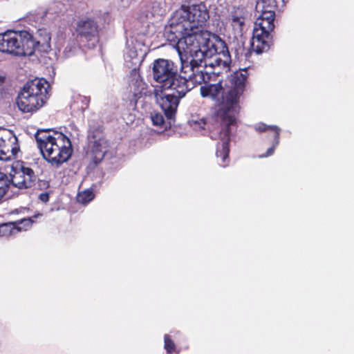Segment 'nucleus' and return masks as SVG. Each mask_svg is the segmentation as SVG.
Segmentation results:
<instances>
[{"label":"nucleus","mask_w":354,"mask_h":354,"mask_svg":"<svg viewBox=\"0 0 354 354\" xmlns=\"http://www.w3.org/2000/svg\"><path fill=\"white\" fill-rule=\"evenodd\" d=\"M209 19V12L205 3L182 6L174 12L165 28V36L168 41L181 42L192 37L194 42L199 41L198 37L205 32L201 29Z\"/></svg>","instance_id":"obj_1"},{"label":"nucleus","mask_w":354,"mask_h":354,"mask_svg":"<svg viewBox=\"0 0 354 354\" xmlns=\"http://www.w3.org/2000/svg\"><path fill=\"white\" fill-rule=\"evenodd\" d=\"M200 91L203 97H209L219 103L215 113L214 120L220 124V128L216 132L211 131L209 136L212 140H216L218 138L221 141V142H218L216 145V156L218 164L225 167L227 166L230 162L229 143L230 134L232 127L236 123H228L225 122V120H223L218 114L223 104V94L225 93L226 89H223L221 82H218L217 84H209L202 86L200 88Z\"/></svg>","instance_id":"obj_2"},{"label":"nucleus","mask_w":354,"mask_h":354,"mask_svg":"<svg viewBox=\"0 0 354 354\" xmlns=\"http://www.w3.org/2000/svg\"><path fill=\"white\" fill-rule=\"evenodd\" d=\"M36 40L27 30H8L0 34V52L17 57L30 56L40 46L50 48V37L46 30H39Z\"/></svg>","instance_id":"obj_3"},{"label":"nucleus","mask_w":354,"mask_h":354,"mask_svg":"<svg viewBox=\"0 0 354 354\" xmlns=\"http://www.w3.org/2000/svg\"><path fill=\"white\" fill-rule=\"evenodd\" d=\"M198 37L197 50L202 54L204 64L210 69L211 74L219 75L223 71H227L231 57L225 41L212 32H205Z\"/></svg>","instance_id":"obj_4"},{"label":"nucleus","mask_w":354,"mask_h":354,"mask_svg":"<svg viewBox=\"0 0 354 354\" xmlns=\"http://www.w3.org/2000/svg\"><path fill=\"white\" fill-rule=\"evenodd\" d=\"M279 0H258L253 35L250 42L252 50L257 54L267 52L272 41L271 32L274 28L275 9Z\"/></svg>","instance_id":"obj_5"},{"label":"nucleus","mask_w":354,"mask_h":354,"mask_svg":"<svg viewBox=\"0 0 354 354\" xmlns=\"http://www.w3.org/2000/svg\"><path fill=\"white\" fill-rule=\"evenodd\" d=\"M196 44L192 37H189L175 46L181 62L180 73L186 78V84L189 86V81L201 84L208 82L211 77V72L207 70Z\"/></svg>","instance_id":"obj_6"},{"label":"nucleus","mask_w":354,"mask_h":354,"mask_svg":"<svg viewBox=\"0 0 354 354\" xmlns=\"http://www.w3.org/2000/svg\"><path fill=\"white\" fill-rule=\"evenodd\" d=\"M248 73L245 68L234 72L229 78V86L223 94V104L218 114L228 123L236 122L239 112V98L243 94Z\"/></svg>","instance_id":"obj_7"},{"label":"nucleus","mask_w":354,"mask_h":354,"mask_svg":"<svg viewBox=\"0 0 354 354\" xmlns=\"http://www.w3.org/2000/svg\"><path fill=\"white\" fill-rule=\"evenodd\" d=\"M49 86L44 78H35L27 82L17 97V104L19 110L30 113L43 106Z\"/></svg>","instance_id":"obj_8"},{"label":"nucleus","mask_w":354,"mask_h":354,"mask_svg":"<svg viewBox=\"0 0 354 354\" xmlns=\"http://www.w3.org/2000/svg\"><path fill=\"white\" fill-rule=\"evenodd\" d=\"M179 68L170 59H158L153 64V79L161 84V88L177 87L178 84H186V78L178 74Z\"/></svg>","instance_id":"obj_9"},{"label":"nucleus","mask_w":354,"mask_h":354,"mask_svg":"<svg viewBox=\"0 0 354 354\" xmlns=\"http://www.w3.org/2000/svg\"><path fill=\"white\" fill-rule=\"evenodd\" d=\"M191 90L189 86L178 84L177 87L162 88L161 91L156 89L155 97L157 104L160 106L167 119L174 121L177 108L180 100L183 98L187 92Z\"/></svg>","instance_id":"obj_10"},{"label":"nucleus","mask_w":354,"mask_h":354,"mask_svg":"<svg viewBox=\"0 0 354 354\" xmlns=\"http://www.w3.org/2000/svg\"><path fill=\"white\" fill-rule=\"evenodd\" d=\"M35 137L44 158L52 165L57 166V152L63 133L50 129H40L37 131Z\"/></svg>","instance_id":"obj_11"},{"label":"nucleus","mask_w":354,"mask_h":354,"mask_svg":"<svg viewBox=\"0 0 354 354\" xmlns=\"http://www.w3.org/2000/svg\"><path fill=\"white\" fill-rule=\"evenodd\" d=\"M88 142L91 159L96 165L100 162L104 158H111L115 153L114 149H111L100 126L90 129Z\"/></svg>","instance_id":"obj_12"},{"label":"nucleus","mask_w":354,"mask_h":354,"mask_svg":"<svg viewBox=\"0 0 354 354\" xmlns=\"http://www.w3.org/2000/svg\"><path fill=\"white\" fill-rule=\"evenodd\" d=\"M10 176L12 185L21 189L33 187L37 178L34 171L26 167L23 162H16L12 165Z\"/></svg>","instance_id":"obj_13"},{"label":"nucleus","mask_w":354,"mask_h":354,"mask_svg":"<svg viewBox=\"0 0 354 354\" xmlns=\"http://www.w3.org/2000/svg\"><path fill=\"white\" fill-rule=\"evenodd\" d=\"M145 45L135 37H131L127 39L126 46L124 51L125 63L129 68L136 69L143 61L147 52Z\"/></svg>","instance_id":"obj_14"},{"label":"nucleus","mask_w":354,"mask_h":354,"mask_svg":"<svg viewBox=\"0 0 354 354\" xmlns=\"http://www.w3.org/2000/svg\"><path fill=\"white\" fill-rule=\"evenodd\" d=\"M17 138L12 131L0 128V160H8L11 156H15L19 149L12 147L16 143Z\"/></svg>","instance_id":"obj_15"},{"label":"nucleus","mask_w":354,"mask_h":354,"mask_svg":"<svg viewBox=\"0 0 354 354\" xmlns=\"http://www.w3.org/2000/svg\"><path fill=\"white\" fill-rule=\"evenodd\" d=\"M254 129L259 133L267 131L272 133L273 142L272 146L267 149L265 153L259 155V158H264L272 156L276 147L279 144L281 129L278 126L267 125L263 122L255 124L254 125Z\"/></svg>","instance_id":"obj_16"},{"label":"nucleus","mask_w":354,"mask_h":354,"mask_svg":"<svg viewBox=\"0 0 354 354\" xmlns=\"http://www.w3.org/2000/svg\"><path fill=\"white\" fill-rule=\"evenodd\" d=\"M77 32L82 37L92 41L93 44L98 41V26L91 19L80 20L77 24Z\"/></svg>","instance_id":"obj_17"},{"label":"nucleus","mask_w":354,"mask_h":354,"mask_svg":"<svg viewBox=\"0 0 354 354\" xmlns=\"http://www.w3.org/2000/svg\"><path fill=\"white\" fill-rule=\"evenodd\" d=\"M248 12L245 8H237L231 13V25L236 36H241L245 28Z\"/></svg>","instance_id":"obj_18"},{"label":"nucleus","mask_w":354,"mask_h":354,"mask_svg":"<svg viewBox=\"0 0 354 354\" xmlns=\"http://www.w3.org/2000/svg\"><path fill=\"white\" fill-rule=\"evenodd\" d=\"M73 153V148L71 140L64 134L61 138V144L59 145L57 156V166L66 162Z\"/></svg>","instance_id":"obj_19"},{"label":"nucleus","mask_w":354,"mask_h":354,"mask_svg":"<svg viewBox=\"0 0 354 354\" xmlns=\"http://www.w3.org/2000/svg\"><path fill=\"white\" fill-rule=\"evenodd\" d=\"M90 102V98L86 96L77 95L73 97V101L71 104V109L74 112L82 113L88 107Z\"/></svg>","instance_id":"obj_20"},{"label":"nucleus","mask_w":354,"mask_h":354,"mask_svg":"<svg viewBox=\"0 0 354 354\" xmlns=\"http://www.w3.org/2000/svg\"><path fill=\"white\" fill-rule=\"evenodd\" d=\"M94 194L92 189H86L77 194V200L82 204H86L94 198Z\"/></svg>","instance_id":"obj_21"},{"label":"nucleus","mask_w":354,"mask_h":354,"mask_svg":"<svg viewBox=\"0 0 354 354\" xmlns=\"http://www.w3.org/2000/svg\"><path fill=\"white\" fill-rule=\"evenodd\" d=\"M10 183L11 178L10 179L5 174L0 172V200L5 195Z\"/></svg>","instance_id":"obj_22"},{"label":"nucleus","mask_w":354,"mask_h":354,"mask_svg":"<svg viewBox=\"0 0 354 354\" xmlns=\"http://www.w3.org/2000/svg\"><path fill=\"white\" fill-rule=\"evenodd\" d=\"M164 348L167 354H171L176 350V344L168 334L164 335Z\"/></svg>","instance_id":"obj_23"},{"label":"nucleus","mask_w":354,"mask_h":354,"mask_svg":"<svg viewBox=\"0 0 354 354\" xmlns=\"http://www.w3.org/2000/svg\"><path fill=\"white\" fill-rule=\"evenodd\" d=\"M14 230H16L15 222L0 225V236H10L13 234Z\"/></svg>","instance_id":"obj_24"},{"label":"nucleus","mask_w":354,"mask_h":354,"mask_svg":"<svg viewBox=\"0 0 354 354\" xmlns=\"http://www.w3.org/2000/svg\"><path fill=\"white\" fill-rule=\"evenodd\" d=\"M32 218H23L15 222L17 231L26 230L33 223Z\"/></svg>","instance_id":"obj_25"},{"label":"nucleus","mask_w":354,"mask_h":354,"mask_svg":"<svg viewBox=\"0 0 354 354\" xmlns=\"http://www.w3.org/2000/svg\"><path fill=\"white\" fill-rule=\"evenodd\" d=\"M78 50V47L76 44L72 41L68 43L64 50V55L65 57L68 58L74 55Z\"/></svg>","instance_id":"obj_26"},{"label":"nucleus","mask_w":354,"mask_h":354,"mask_svg":"<svg viewBox=\"0 0 354 354\" xmlns=\"http://www.w3.org/2000/svg\"><path fill=\"white\" fill-rule=\"evenodd\" d=\"M151 120L154 126L162 127L165 123L164 116L162 113L156 111L151 113Z\"/></svg>","instance_id":"obj_27"},{"label":"nucleus","mask_w":354,"mask_h":354,"mask_svg":"<svg viewBox=\"0 0 354 354\" xmlns=\"http://www.w3.org/2000/svg\"><path fill=\"white\" fill-rule=\"evenodd\" d=\"M192 126L194 129L196 131H201V133L202 135H205L206 133L205 130V126H206V121L204 118L201 119L198 121H192Z\"/></svg>","instance_id":"obj_28"},{"label":"nucleus","mask_w":354,"mask_h":354,"mask_svg":"<svg viewBox=\"0 0 354 354\" xmlns=\"http://www.w3.org/2000/svg\"><path fill=\"white\" fill-rule=\"evenodd\" d=\"M6 76L0 75V94L3 93L5 88Z\"/></svg>","instance_id":"obj_29"},{"label":"nucleus","mask_w":354,"mask_h":354,"mask_svg":"<svg viewBox=\"0 0 354 354\" xmlns=\"http://www.w3.org/2000/svg\"><path fill=\"white\" fill-rule=\"evenodd\" d=\"M39 198L41 201H42L43 202H47L49 200V196H48V194H46V193H43V194H41L40 196H39Z\"/></svg>","instance_id":"obj_30"},{"label":"nucleus","mask_w":354,"mask_h":354,"mask_svg":"<svg viewBox=\"0 0 354 354\" xmlns=\"http://www.w3.org/2000/svg\"><path fill=\"white\" fill-rule=\"evenodd\" d=\"M250 55H251V52H249V51H248V52L245 53L243 55L244 59H245V60H246V59H248L250 57Z\"/></svg>","instance_id":"obj_31"},{"label":"nucleus","mask_w":354,"mask_h":354,"mask_svg":"<svg viewBox=\"0 0 354 354\" xmlns=\"http://www.w3.org/2000/svg\"><path fill=\"white\" fill-rule=\"evenodd\" d=\"M136 82L138 83V86H142L141 89H143L144 88V85L145 84L142 82V80H136Z\"/></svg>","instance_id":"obj_32"}]
</instances>
